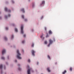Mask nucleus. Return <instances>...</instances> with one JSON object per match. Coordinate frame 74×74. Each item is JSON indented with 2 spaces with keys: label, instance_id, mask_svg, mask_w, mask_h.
Returning <instances> with one entry per match:
<instances>
[{
  "label": "nucleus",
  "instance_id": "f257e3e1",
  "mask_svg": "<svg viewBox=\"0 0 74 74\" xmlns=\"http://www.w3.org/2000/svg\"><path fill=\"white\" fill-rule=\"evenodd\" d=\"M16 53L17 54L16 57L18 59H19L21 60L22 59V57L21 56V53H20L19 52V50L18 49L16 50Z\"/></svg>",
  "mask_w": 74,
  "mask_h": 74
},
{
  "label": "nucleus",
  "instance_id": "f03ea898",
  "mask_svg": "<svg viewBox=\"0 0 74 74\" xmlns=\"http://www.w3.org/2000/svg\"><path fill=\"white\" fill-rule=\"evenodd\" d=\"M21 34H23L24 33V31H23V25H22L21 27Z\"/></svg>",
  "mask_w": 74,
  "mask_h": 74
},
{
  "label": "nucleus",
  "instance_id": "7ed1b4c3",
  "mask_svg": "<svg viewBox=\"0 0 74 74\" xmlns=\"http://www.w3.org/2000/svg\"><path fill=\"white\" fill-rule=\"evenodd\" d=\"M53 40H51L50 39L49 40V44L48 45L47 47H49L51 45V44H52V43H53Z\"/></svg>",
  "mask_w": 74,
  "mask_h": 74
},
{
  "label": "nucleus",
  "instance_id": "20e7f679",
  "mask_svg": "<svg viewBox=\"0 0 74 74\" xmlns=\"http://www.w3.org/2000/svg\"><path fill=\"white\" fill-rule=\"evenodd\" d=\"M4 10L6 12H11V11L10 9H8L7 7L5 8Z\"/></svg>",
  "mask_w": 74,
  "mask_h": 74
},
{
  "label": "nucleus",
  "instance_id": "39448f33",
  "mask_svg": "<svg viewBox=\"0 0 74 74\" xmlns=\"http://www.w3.org/2000/svg\"><path fill=\"white\" fill-rule=\"evenodd\" d=\"M45 1H42V3L40 4V7H43L45 5Z\"/></svg>",
  "mask_w": 74,
  "mask_h": 74
},
{
  "label": "nucleus",
  "instance_id": "423d86ee",
  "mask_svg": "<svg viewBox=\"0 0 74 74\" xmlns=\"http://www.w3.org/2000/svg\"><path fill=\"white\" fill-rule=\"evenodd\" d=\"M8 17H11V14H8V16L5 15L4 16V18L6 19H7L8 18Z\"/></svg>",
  "mask_w": 74,
  "mask_h": 74
},
{
  "label": "nucleus",
  "instance_id": "0eeeda50",
  "mask_svg": "<svg viewBox=\"0 0 74 74\" xmlns=\"http://www.w3.org/2000/svg\"><path fill=\"white\" fill-rule=\"evenodd\" d=\"M31 52L32 53V55L33 56H35V53H36V51L34 50H32L31 51Z\"/></svg>",
  "mask_w": 74,
  "mask_h": 74
},
{
  "label": "nucleus",
  "instance_id": "6e6552de",
  "mask_svg": "<svg viewBox=\"0 0 74 74\" xmlns=\"http://www.w3.org/2000/svg\"><path fill=\"white\" fill-rule=\"evenodd\" d=\"M6 52V50H5V49H4L2 51V54L3 55L4 53H5Z\"/></svg>",
  "mask_w": 74,
  "mask_h": 74
},
{
  "label": "nucleus",
  "instance_id": "1a4fd4ad",
  "mask_svg": "<svg viewBox=\"0 0 74 74\" xmlns=\"http://www.w3.org/2000/svg\"><path fill=\"white\" fill-rule=\"evenodd\" d=\"M21 11H22L23 13H25V8H22L21 10Z\"/></svg>",
  "mask_w": 74,
  "mask_h": 74
},
{
  "label": "nucleus",
  "instance_id": "9d476101",
  "mask_svg": "<svg viewBox=\"0 0 74 74\" xmlns=\"http://www.w3.org/2000/svg\"><path fill=\"white\" fill-rule=\"evenodd\" d=\"M28 70H30V71H31L32 73H33L34 72V71L33 69L32 68L28 69Z\"/></svg>",
  "mask_w": 74,
  "mask_h": 74
},
{
  "label": "nucleus",
  "instance_id": "9b49d317",
  "mask_svg": "<svg viewBox=\"0 0 74 74\" xmlns=\"http://www.w3.org/2000/svg\"><path fill=\"white\" fill-rule=\"evenodd\" d=\"M47 58L49 60H51V56L49 55H48L47 56Z\"/></svg>",
  "mask_w": 74,
  "mask_h": 74
},
{
  "label": "nucleus",
  "instance_id": "f8f14e48",
  "mask_svg": "<svg viewBox=\"0 0 74 74\" xmlns=\"http://www.w3.org/2000/svg\"><path fill=\"white\" fill-rule=\"evenodd\" d=\"M14 38V35L13 34H12L11 36V40H13Z\"/></svg>",
  "mask_w": 74,
  "mask_h": 74
},
{
  "label": "nucleus",
  "instance_id": "ddd939ff",
  "mask_svg": "<svg viewBox=\"0 0 74 74\" xmlns=\"http://www.w3.org/2000/svg\"><path fill=\"white\" fill-rule=\"evenodd\" d=\"M32 7L33 8H34L35 7V3L33 2L32 3Z\"/></svg>",
  "mask_w": 74,
  "mask_h": 74
},
{
  "label": "nucleus",
  "instance_id": "4468645a",
  "mask_svg": "<svg viewBox=\"0 0 74 74\" xmlns=\"http://www.w3.org/2000/svg\"><path fill=\"white\" fill-rule=\"evenodd\" d=\"M4 40H5V41H7V40H8V39L7 38L6 36H5L4 37Z\"/></svg>",
  "mask_w": 74,
  "mask_h": 74
},
{
  "label": "nucleus",
  "instance_id": "2eb2a0df",
  "mask_svg": "<svg viewBox=\"0 0 74 74\" xmlns=\"http://www.w3.org/2000/svg\"><path fill=\"white\" fill-rule=\"evenodd\" d=\"M14 30H15V32L16 33L18 32V28H15Z\"/></svg>",
  "mask_w": 74,
  "mask_h": 74
},
{
  "label": "nucleus",
  "instance_id": "dca6fc26",
  "mask_svg": "<svg viewBox=\"0 0 74 74\" xmlns=\"http://www.w3.org/2000/svg\"><path fill=\"white\" fill-rule=\"evenodd\" d=\"M47 71H48V72H49V73L51 72V70H50V69L48 67L47 69Z\"/></svg>",
  "mask_w": 74,
  "mask_h": 74
},
{
  "label": "nucleus",
  "instance_id": "f3484780",
  "mask_svg": "<svg viewBox=\"0 0 74 74\" xmlns=\"http://www.w3.org/2000/svg\"><path fill=\"white\" fill-rule=\"evenodd\" d=\"M3 64H1L0 65V69H1V70L2 69V68H3Z\"/></svg>",
  "mask_w": 74,
  "mask_h": 74
},
{
  "label": "nucleus",
  "instance_id": "a211bd4d",
  "mask_svg": "<svg viewBox=\"0 0 74 74\" xmlns=\"http://www.w3.org/2000/svg\"><path fill=\"white\" fill-rule=\"evenodd\" d=\"M27 62L29 63H30L31 62V60L29 59H28L27 60Z\"/></svg>",
  "mask_w": 74,
  "mask_h": 74
},
{
  "label": "nucleus",
  "instance_id": "6ab92c4d",
  "mask_svg": "<svg viewBox=\"0 0 74 74\" xmlns=\"http://www.w3.org/2000/svg\"><path fill=\"white\" fill-rule=\"evenodd\" d=\"M40 38H41L43 40H44V38H45L43 37V35H42L41 36H40Z\"/></svg>",
  "mask_w": 74,
  "mask_h": 74
},
{
  "label": "nucleus",
  "instance_id": "aec40b11",
  "mask_svg": "<svg viewBox=\"0 0 74 74\" xmlns=\"http://www.w3.org/2000/svg\"><path fill=\"white\" fill-rule=\"evenodd\" d=\"M27 73V74H30V69H28Z\"/></svg>",
  "mask_w": 74,
  "mask_h": 74
},
{
  "label": "nucleus",
  "instance_id": "412c9836",
  "mask_svg": "<svg viewBox=\"0 0 74 74\" xmlns=\"http://www.w3.org/2000/svg\"><path fill=\"white\" fill-rule=\"evenodd\" d=\"M67 73V71L66 70H64V71H63L62 73V74H65L66 73Z\"/></svg>",
  "mask_w": 74,
  "mask_h": 74
},
{
  "label": "nucleus",
  "instance_id": "4be33fe9",
  "mask_svg": "<svg viewBox=\"0 0 74 74\" xmlns=\"http://www.w3.org/2000/svg\"><path fill=\"white\" fill-rule=\"evenodd\" d=\"M25 43V40H23L22 41V44H24Z\"/></svg>",
  "mask_w": 74,
  "mask_h": 74
},
{
  "label": "nucleus",
  "instance_id": "5701e85b",
  "mask_svg": "<svg viewBox=\"0 0 74 74\" xmlns=\"http://www.w3.org/2000/svg\"><path fill=\"white\" fill-rule=\"evenodd\" d=\"M49 34H52V31L50 30L49 32Z\"/></svg>",
  "mask_w": 74,
  "mask_h": 74
},
{
  "label": "nucleus",
  "instance_id": "b1692460",
  "mask_svg": "<svg viewBox=\"0 0 74 74\" xmlns=\"http://www.w3.org/2000/svg\"><path fill=\"white\" fill-rule=\"evenodd\" d=\"M21 17L23 19H25V16H24V15H21Z\"/></svg>",
  "mask_w": 74,
  "mask_h": 74
},
{
  "label": "nucleus",
  "instance_id": "393cba45",
  "mask_svg": "<svg viewBox=\"0 0 74 74\" xmlns=\"http://www.w3.org/2000/svg\"><path fill=\"white\" fill-rule=\"evenodd\" d=\"M44 44L46 45H47V44H48V42H47V41H45Z\"/></svg>",
  "mask_w": 74,
  "mask_h": 74
},
{
  "label": "nucleus",
  "instance_id": "a878e982",
  "mask_svg": "<svg viewBox=\"0 0 74 74\" xmlns=\"http://www.w3.org/2000/svg\"><path fill=\"white\" fill-rule=\"evenodd\" d=\"M1 59L2 60H5V58L4 57H2L1 58Z\"/></svg>",
  "mask_w": 74,
  "mask_h": 74
},
{
  "label": "nucleus",
  "instance_id": "bb28decb",
  "mask_svg": "<svg viewBox=\"0 0 74 74\" xmlns=\"http://www.w3.org/2000/svg\"><path fill=\"white\" fill-rule=\"evenodd\" d=\"M49 35H48V34L47 33V35L46 36V38H48V37H49Z\"/></svg>",
  "mask_w": 74,
  "mask_h": 74
},
{
  "label": "nucleus",
  "instance_id": "cd10ccee",
  "mask_svg": "<svg viewBox=\"0 0 74 74\" xmlns=\"http://www.w3.org/2000/svg\"><path fill=\"white\" fill-rule=\"evenodd\" d=\"M24 21H25V22H27V21H28V20L27 18H25L24 19Z\"/></svg>",
  "mask_w": 74,
  "mask_h": 74
},
{
  "label": "nucleus",
  "instance_id": "c85d7f7f",
  "mask_svg": "<svg viewBox=\"0 0 74 74\" xmlns=\"http://www.w3.org/2000/svg\"><path fill=\"white\" fill-rule=\"evenodd\" d=\"M34 43H33L32 45V47H34Z\"/></svg>",
  "mask_w": 74,
  "mask_h": 74
},
{
  "label": "nucleus",
  "instance_id": "c756f323",
  "mask_svg": "<svg viewBox=\"0 0 74 74\" xmlns=\"http://www.w3.org/2000/svg\"><path fill=\"white\" fill-rule=\"evenodd\" d=\"M11 2L14 4V3H15V2H14V1L13 0H11Z\"/></svg>",
  "mask_w": 74,
  "mask_h": 74
},
{
  "label": "nucleus",
  "instance_id": "7c9ffc66",
  "mask_svg": "<svg viewBox=\"0 0 74 74\" xmlns=\"http://www.w3.org/2000/svg\"><path fill=\"white\" fill-rule=\"evenodd\" d=\"M12 26H15V25L14 23H12L11 25Z\"/></svg>",
  "mask_w": 74,
  "mask_h": 74
},
{
  "label": "nucleus",
  "instance_id": "2f4dec72",
  "mask_svg": "<svg viewBox=\"0 0 74 74\" xmlns=\"http://www.w3.org/2000/svg\"><path fill=\"white\" fill-rule=\"evenodd\" d=\"M18 70H19V71H21V68L19 67L18 68Z\"/></svg>",
  "mask_w": 74,
  "mask_h": 74
},
{
  "label": "nucleus",
  "instance_id": "473e14b6",
  "mask_svg": "<svg viewBox=\"0 0 74 74\" xmlns=\"http://www.w3.org/2000/svg\"><path fill=\"white\" fill-rule=\"evenodd\" d=\"M5 30H8V27H6L5 28Z\"/></svg>",
  "mask_w": 74,
  "mask_h": 74
},
{
  "label": "nucleus",
  "instance_id": "72a5a7b5",
  "mask_svg": "<svg viewBox=\"0 0 74 74\" xmlns=\"http://www.w3.org/2000/svg\"><path fill=\"white\" fill-rule=\"evenodd\" d=\"M69 70L71 71H72L73 70V69H72V68L71 67L70 68Z\"/></svg>",
  "mask_w": 74,
  "mask_h": 74
},
{
  "label": "nucleus",
  "instance_id": "f704fd0d",
  "mask_svg": "<svg viewBox=\"0 0 74 74\" xmlns=\"http://www.w3.org/2000/svg\"><path fill=\"white\" fill-rule=\"evenodd\" d=\"M26 35L25 34H24V35H23V37L25 38V37H26Z\"/></svg>",
  "mask_w": 74,
  "mask_h": 74
},
{
  "label": "nucleus",
  "instance_id": "c9c22d12",
  "mask_svg": "<svg viewBox=\"0 0 74 74\" xmlns=\"http://www.w3.org/2000/svg\"><path fill=\"white\" fill-rule=\"evenodd\" d=\"M44 18V16H42L41 17V19H42Z\"/></svg>",
  "mask_w": 74,
  "mask_h": 74
},
{
  "label": "nucleus",
  "instance_id": "e433bc0d",
  "mask_svg": "<svg viewBox=\"0 0 74 74\" xmlns=\"http://www.w3.org/2000/svg\"><path fill=\"white\" fill-rule=\"evenodd\" d=\"M17 60H14V62L15 63H17Z\"/></svg>",
  "mask_w": 74,
  "mask_h": 74
},
{
  "label": "nucleus",
  "instance_id": "4c0bfd02",
  "mask_svg": "<svg viewBox=\"0 0 74 74\" xmlns=\"http://www.w3.org/2000/svg\"><path fill=\"white\" fill-rule=\"evenodd\" d=\"M7 58H8V59L9 60V59H10V56H8Z\"/></svg>",
  "mask_w": 74,
  "mask_h": 74
},
{
  "label": "nucleus",
  "instance_id": "58836bf2",
  "mask_svg": "<svg viewBox=\"0 0 74 74\" xmlns=\"http://www.w3.org/2000/svg\"><path fill=\"white\" fill-rule=\"evenodd\" d=\"M5 63H6V65H8V62H6Z\"/></svg>",
  "mask_w": 74,
  "mask_h": 74
},
{
  "label": "nucleus",
  "instance_id": "ea45409f",
  "mask_svg": "<svg viewBox=\"0 0 74 74\" xmlns=\"http://www.w3.org/2000/svg\"><path fill=\"white\" fill-rule=\"evenodd\" d=\"M4 70H6V67H5V66H4Z\"/></svg>",
  "mask_w": 74,
  "mask_h": 74
},
{
  "label": "nucleus",
  "instance_id": "a19ab883",
  "mask_svg": "<svg viewBox=\"0 0 74 74\" xmlns=\"http://www.w3.org/2000/svg\"><path fill=\"white\" fill-rule=\"evenodd\" d=\"M5 3L6 4H8V1H6V2H5Z\"/></svg>",
  "mask_w": 74,
  "mask_h": 74
},
{
  "label": "nucleus",
  "instance_id": "79ce46f5",
  "mask_svg": "<svg viewBox=\"0 0 74 74\" xmlns=\"http://www.w3.org/2000/svg\"><path fill=\"white\" fill-rule=\"evenodd\" d=\"M1 74H3V71H2V70H1Z\"/></svg>",
  "mask_w": 74,
  "mask_h": 74
},
{
  "label": "nucleus",
  "instance_id": "37998d69",
  "mask_svg": "<svg viewBox=\"0 0 74 74\" xmlns=\"http://www.w3.org/2000/svg\"><path fill=\"white\" fill-rule=\"evenodd\" d=\"M2 19V17H1V16H0V20H1Z\"/></svg>",
  "mask_w": 74,
  "mask_h": 74
},
{
  "label": "nucleus",
  "instance_id": "c03bdc74",
  "mask_svg": "<svg viewBox=\"0 0 74 74\" xmlns=\"http://www.w3.org/2000/svg\"><path fill=\"white\" fill-rule=\"evenodd\" d=\"M13 48H16V46H15V45H14V46H13Z\"/></svg>",
  "mask_w": 74,
  "mask_h": 74
},
{
  "label": "nucleus",
  "instance_id": "a18cd8bd",
  "mask_svg": "<svg viewBox=\"0 0 74 74\" xmlns=\"http://www.w3.org/2000/svg\"><path fill=\"white\" fill-rule=\"evenodd\" d=\"M37 65H38V64H39V62H37Z\"/></svg>",
  "mask_w": 74,
  "mask_h": 74
},
{
  "label": "nucleus",
  "instance_id": "49530a36",
  "mask_svg": "<svg viewBox=\"0 0 74 74\" xmlns=\"http://www.w3.org/2000/svg\"><path fill=\"white\" fill-rule=\"evenodd\" d=\"M45 30H47V28L46 27H45Z\"/></svg>",
  "mask_w": 74,
  "mask_h": 74
},
{
  "label": "nucleus",
  "instance_id": "de8ad7c7",
  "mask_svg": "<svg viewBox=\"0 0 74 74\" xmlns=\"http://www.w3.org/2000/svg\"><path fill=\"white\" fill-rule=\"evenodd\" d=\"M22 50L23 52H23H24V50H23V49H22Z\"/></svg>",
  "mask_w": 74,
  "mask_h": 74
},
{
  "label": "nucleus",
  "instance_id": "09e8293b",
  "mask_svg": "<svg viewBox=\"0 0 74 74\" xmlns=\"http://www.w3.org/2000/svg\"><path fill=\"white\" fill-rule=\"evenodd\" d=\"M53 40L54 41H55V38H53Z\"/></svg>",
  "mask_w": 74,
  "mask_h": 74
},
{
  "label": "nucleus",
  "instance_id": "8fccbe9b",
  "mask_svg": "<svg viewBox=\"0 0 74 74\" xmlns=\"http://www.w3.org/2000/svg\"><path fill=\"white\" fill-rule=\"evenodd\" d=\"M18 66H21V64H19L18 65Z\"/></svg>",
  "mask_w": 74,
  "mask_h": 74
},
{
  "label": "nucleus",
  "instance_id": "3c124183",
  "mask_svg": "<svg viewBox=\"0 0 74 74\" xmlns=\"http://www.w3.org/2000/svg\"><path fill=\"white\" fill-rule=\"evenodd\" d=\"M32 32H33V31H34V29H32Z\"/></svg>",
  "mask_w": 74,
  "mask_h": 74
},
{
  "label": "nucleus",
  "instance_id": "603ef678",
  "mask_svg": "<svg viewBox=\"0 0 74 74\" xmlns=\"http://www.w3.org/2000/svg\"><path fill=\"white\" fill-rule=\"evenodd\" d=\"M28 1H29V2H30V0H28Z\"/></svg>",
  "mask_w": 74,
  "mask_h": 74
},
{
  "label": "nucleus",
  "instance_id": "864d4df0",
  "mask_svg": "<svg viewBox=\"0 0 74 74\" xmlns=\"http://www.w3.org/2000/svg\"><path fill=\"white\" fill-rule=\"evenodd\" d=\"M57 62H56L55 63V64H57Z\"/></svg>",
  "mask_w": 74,
  "mask_h": 74
},
{
  "label": "nucleus",
  "instance_id": "5fc2aeb1",
  "mask_svg": "<svg viewBox=\"0 0 74 74\" xmlns=\"http://www.w3.org/2000/svg\"><path fill=\"white\" fill-rule=\"evenodd\" d=\"M41 74H44L42 73H41Z\"/></svg>",
  "mask_w": 74,
  "mask_h": 74
},
{
  "label": "nucleus",
  "instance_id": "6e6d98bb",
  "mask_svg": "<svg viewBox=\"0 0 74 74\" xmlns=\"http://www.w3.org/2000/svg\"><path fill=\"white\" fill-rule=\"evenodd\" d=\"M11 47H12V46H11Z\"/></svg>",
  "mask_w": 74,
  "mask_h": 74
},
{
  "label": "nucleus",
  "instance_id": "4d7b16f0",
  "mask_svg": "<svg viewBox=\"0 0 74 74\" xmlns=\"http://www.w3.org/2000/svg\"><path fill=\"white\" fill-rule=\"evenodd\" d=\"M5 74H6V73H5Z\"/></svg>",
  "mask_w": 74,
  "mask_h": 74
}]
</instances>
